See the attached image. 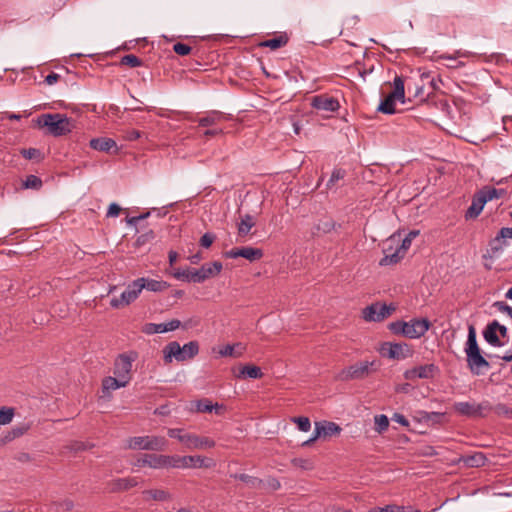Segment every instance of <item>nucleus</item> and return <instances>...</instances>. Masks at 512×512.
I'll return each mask as SVG.
<instances>
[{"label": "nucleus", "instance_id": "1", "mask_svg": "<svg viewBox=\"0 0 512 512\" xmlns=\"http://www.w3.org/2000/svg\"><path fill=\"white\" fill-rule=\"evenodd\" d=\"M168 436L177 439L189 450H205L215 447V441L210 437L198 436L179 428L168 429Z\"/></svg>", "mask_w": 512, "mask_h": 512}, {"label": "nucleus", "instance_id": "2", "mask_svg": "<svg viewBox=\"0 0 512 512\" xmlns=\"http://www.w3.org/2000/svg\"><path fill=\"white\" fill-rule=\"evenodd\" d=\"M199 352V344L197 341H190L184 346L176 341L169 342L163 349L164 362L171 363L173 359L178 362L194 358Z\"/></svg>", "mask_w": 512, "mask_h": 512}, {"label": "nucleus", "instance_id": "3", "mask_svg": "<svg viewBox=\"0 0 512 512\" xmlns=\"http://www.w3.org/2000/svg\"><path fill=\"white\" fill-rule=\"evenodd\" d=\"M38 124L47 128L48 132L55 137L67 135L74 128L72 120L60 113L43 114L38 119Z\"/></svg>", "mask_w": 512, "mask_h": 512}, {"label": "nucleus", "instance_id": "4", "mask_svg": "<svg viewBox=\"0 0 512 512\" xmlns=\"http://www.w3.org/2000/svg\"><path fill=\"white\" fill-rule=\"evenodd\" d=\"M393 87V91L389 93L379 104L377 108L379 112L384 114H394L396 112V102H405V85L403 78L396 76L393 80Z\"/></svg>", "mask_w": 512, "mask_h": 512}, {"label": "nucleus", "instance_id": "5", "mask_svg": "<svg viewBox=\"0 0 512 512\" xmlns=\"http://www.w3.org/2000/svg\"><path fill=\"white\" fill-rule=\"evenodd\" d=\"M375 370V361H360L339 371L336 379L339 381L360 380L366 378Z\"/></svg>", "mask_w": 512, "mask_h": 512}, {"label": "nucleus", "instance_id": "6", "mask_svg": "<svg viewBox=\"0 0 512 512\" xmlns=\"http://www.w3.org/2000/svg\"><path fill=\"white\" fill-rule=\"evenodd\" d=\"M167 440L162 436H135L127 440V448L132 450L164 451Z\"/></svg>", "mask_w": 512, "mask_h": 512}, {"label": "nucleus", "instance_id": "7", "mask_svg": "<svg viewBox=\"0 0 512 512\" xmlns=\"http://www.w3.org/2000/svg\"><path fill=\"white\" fill-rule=\"evenodd\" d=\"M169 468H211L215 465L212 458L204 456H170Z\"/></svg>", "mask_w": 512, "mask_h": 512}, {"label": "nucleus", "instance_id": "8", "mask_svg": "<svg viewBox=\"0 0 512 512\" xmlns=\"http://www.w3.org/2000/svg\"><path fill=\"white\" fill-rule=\"evenodd\" d=\"M396 311L395 304L372 303L362 310V317L366 322H381Z\"/></svg>", "mask_w": 512, "mask_h": 512}, {"label": "nucleus", "instance_id": "9", "mask_svg": "<svg viewBox=\"0 0 512 512\" xmlns=\"http://www.w3.org/2000/svg\"><path fill=\"white\" fill-rule=\"evenodd\" d=\"M140 281L141 280H138V279L132 281L127 286L125 291H123L121 293L119 298H117V297L112 298L110 301L111 307L118 309V308L127 306V305L131 304L132 302H134L138 298V296L140 295L142 290L144 289V285L140 284Z\"/></svg>", "mask_w": 512, "mask_h": 512}, {"label": "nucleus", "instance_id": "10", "mask_svg": "<svg viewBox=\"0 0 512 512\" xmlns=\"http://www.w3.org/2000/svg\"><path fill=\"white\" fill-rule=\"evenodd\" d=\"M222 263L219 261H214L211 263H206L202 265L199 269H193L192 282L193 283H203L207 279L216 277L222 271Z\"/></svg>", "mask_w": 512, "mask_h": 512}, {"label": "nucleus", "instance_id": "11", "mask_svg": "<svg viewBox=\"0 0 512 512\" xmlns=\"http://www.w3.org/2000/svg\"><path fill=\"white\" fill-rule=\"evenodd\" d=\"M169 462L170 455L144 454L139 457L133 465L137 467L149 466L153 469H162L169 468Z\"/></svg>", "mask_w": 512, "mask_h": 512}, {"label": "nucleus", "instance_id": "12", "mask_svg": "<svg viewBox=\"0 0 512 512\" xmlns=\"http://www.w3.org/2000/svg\"><path fill=\"white\" fill-rule=\"evenodd\" d=\"M431 323L426 318H413L406 322V338L419 339L430 329Z\"/></svg>", "mask_w": 512, "mask_h": 512}, {"label": "nucleus", "instance_id": "13", "mask_svg": "<svg viewBox=\"0 0 512 512\" xmlns=\"http://www.w3.org/2000/svg\"><path fill=\"white\" fill-rule=\"evenodd\" d=\"M225 257L230 259H236L238 257H243L250 262H254L260 260L263 257V251L259 248H254L250 246H245L241 248H234L227 252H225Z\"/></svg>", "mask_w": 512, "mask_h": 512}, {"label": "nucleus", "instance_id": "14", "mask_svg": "<svg viewBox=\"0 0 512 512\" xmlns=\"http://www.w3.org/2000/svg\"><path fill=\"white\" fill-rule=\"evenodd\" d=\"M311 106L321 112H335L340 108L339 101L328 95H317L311 100Z\"/></svg>", "mask_w": 512, "mask_h": 512}, {"label": "nucleus", "instance_id": "15", "mask_svg": "<svg viewBox=\"0 0 512 512\" xmlns=\"http://www.w3.org/2000/svg\"><path fill=\"white\" fill-rule=\"evenodd\" d=\"M133 361H134V358H132L126 354L119 355L115 361L114 374L122 379L127 380V382L129 383L130 378H131L130 372L132 369Z\"/></svg>", "mask_w": 512, "mask_h": 512}, {"label": "nucleus", "instance_id": "16", "mask_svg": "<svg viewBox=\"0 0 512 512\" xmlns=\"http://www.w3.org/2000/svg\"><path fill=\"white\" fill-rule=\"evenodd\" d=\"M181 326V322L177 319L170 320L166 323H147L143 327V332L151 335L156 333H165L174 331Z\"/></svg>", "mask_w": 512, "mask_h": 512}, {"label": "nucleus", "instance_id": "17", "mask_svg": "<svg viewBox=\"0 0 512 512\" xmlns=\"http://www.w3.org/2000/svg\"><path fill=\"white\" fill-rule=\"evenodd\" d=\"M467 365L475 375H481L490 368L489 362L482 356L481 352L467 357Z\"/></svg>", "mask_w": 512, "mask_h": 512}, {"label": "nucleus", "instance_id": "18", "mask_svg": "<svg viewBox=\"0 0 512 512\" xmlns=\"http://www.w3.org/2000/svg\"><path fill=\"white\" fill-rule=\"evenodd\" d=\"M387 356L391 359H405L412 354V350L406 343H386Z\"/></svg>", "mask_w": 512, "mask_h": 512}, {"label": "nucleus", "instance_id": "19", "mask_svg": "<svg viewBox=\"0 0 512 512\" xmlns=\"http://www.w3.org/2000/svg\"><path fill=\"white\" fill-rule=\"evenodd\" d=\"M233 374L236 378L244 379H259L263 376V373L260 367L255 365H242L238 368V370L233 369Z\"/></svg>", "mask_w": 512, "mask_h": 512}, {"label": "nucleus", "instance_id": "20", "mask_svg": "<svg viewBox=\"0 0 512 512\" xmlns=\"http://www.w3.org/2000/svg\"><path fill=\"white\" fill-rule=\"evenodd\" d=\"M336 227L335 221L328 216H324L318 220L313 228V234L323 235L332 232Z\"/></svg>", "mask_w": 512, "mask_h": 512}, {"label": "nucleus", "instance_id": "21", "mask_svg": "<svg viewBox=\"0 0 512 512\" xmlns=\"http://www.w3.org/2000/svg\"><path fill=\"white\" fill-rule=\"evenodd\" d=\"M465 353L466 357H469L473 354L480 353V348L477 343L476 330L473 325H469L468 327V337L465 345Z\"/></svg>", "mask_w": 512, "mask_h": 512}, {"label": "nucleus", "instance_id": "22", "mask_svg": "<svg viewBox=\"0 0 512 512\" xmlns=\"http://www.w3.org/2000/svg\"><path fill=\"white\" fill-rule=\"evenodd\" d=\"M315 423L318 424V428L320 430L318 431V435H322L323 437L336 436L342 431V428L334 422L319 421Z\"/></svg>", "mask_w": 512, "mask_h": 512}, {"label": "nucleus", "instance_id": "23", "mask_svg": "<svg viewBox=\"0 0 512 512\" xmlns=\"http://www.w3.org/2000/svg\"><path fill=\"white\" fill-rule=\"evenodd\" d=\"M255 218L250 214L241 216L240 221L237 223L238 236L241 238L246 237L250 230L255 226Z\"/></svg>", "mask_w": 512, "mask_h": 512}, {"label": "nucleus", "instance_id": "24", "mask_svg": "<svg viewBox=\"0 0 512 512\" xmlns=\"http://www.w3.org/2000/svg\"><path fill=\"white\" fill-rule=\"evenodd\" d=\"M227 117L224 113L220 111H211L207 113L206 116L199 119L198 123L201 127H208V126H214L218 123L226 120Z\"/></svg>", "mask_w": 512, "mask_h": 512}, {"label": "nucleus", "instance_id": "25", "mask_svg": "<svg viewBox=\"0 0 512 512\" xmlns=\"http://www.w3.org/2000/svg\"><path fill=\"white\" fill-rule=\"evenodd\" d=\"M453 409L461 416L476 418V409L474 402H456Z\"/></svg>", "mask_w": 512, "mask_h": 512}, {"label": "nucleus", "instance_id": "26", "mask_svg": "<svg viewBox=\"0 0 512 512\" xmlns=\"http://www.w3.org/2000/svg\"><path fill=\"white\" fill-rule=\"evenodd\" d=\"M485 204V200H483L481 196L477 193L473 197L472 203L466 211V219L476 218L483 210Z\"/></svg>", "mask_w": 512, "mask_h": 512}, {"label": "nucleus", "instance_id": "27", "mask_svg": "<svg viewBox=\"0 0 512 512\" xmlns=\"http://www.w3.org/2000/svg\"><path fill=\"white\" fill-rule=\"evenodd\" d=\"M139 481L136 477L118 478L112 482L113 491H126L136 487Z\"/></svg>", "mask_w": 512, "mask_h": 512}, {"label": "nucleus", "instance_id": "28", "mask_svg": "<svg viewBox=\"0 0 512 512\" xmlns=\"http://www.w3.org/2000/svg\"><path fill=\"white\" fill-rule=\"evenodd\" d=\"M90 147L94 150L108 152L116 147V142L111 138H93L90 140Z\"/></svg>", "mask_w": 512, "mask_h": 512}, {"label": "nucleus", "instance_id": "29", "mask_svg": "<svg viewBox=\"0 0 512 512\" xmlns=\"http://www.w3.org/2000/svg\"><path fill=\"white\" fill-rule=\"evenodd\" d=\"M143 495L147 500H154L159 502L169 501L171 500V494L163 489H149L143 491Z\"/></svg>", "mask_w": 512, "mask_h": 512}, {"label": "nucleus", "instance_id": "30", "mask_svg": "<svg viewBox=\"0 0 512 512\" xmlns=\"http://www.w3.org/2000/svg\"><path fill=\"white\" fill-rule=\"evenodd\" d=\"M138 280H143V281H140V284H143L145 289L152 291V292H161V291L166 290L170 286L165 281H158V280L144 278V277L138 278Z\"/></svg>", "mask_w": 512, "mask_h": 512}, {"label": "nucleus", "instance_id": "31", "mask_svg": "<svg viewBox=\"0 0 512 512\" xmlns=\"http://www.w3.org/2000/svg\"><path fill=\"white\" fill-rule=\"evenodd\" d=\"M128 384L127 380L122 379L118 376L116 377H106L103 380L102 387L104 392H109L111 390H116L121 387H125Z\"/></svg>", "mask_w": 512, "mask_h": 512}, {"label": "nucleus", "instance_id": "32", "mask_svg": "<svg viewBox=\"0 0 512 512\" xmlns=\"http://www.w3.org/2000/svg\"><path fill=\"white\" fill-rule=\"evenodd\" d=\"M483 337L492 346H500L501 341L497 334V330L493 327V321L489 323L483 331Z\"/></svg>", "mask_w": 512, "mask_h": 512}, {"label": "nucleus", "instance_id": "33", "mask_svg": "<svg viewBox=\"0 0 512 512\" xmlns=\"http://www.w3.org/2000/svg\"><path fill=\"white\" fill-rule=\"evenodd\" d=\"M288 42V37L286 34H281L279 36H276L271 39H267L260 43V46L262 47H268L272 50H276L278 48H281L285 46Z\"/></svg>", "mask_w": 512, "mask_h": 512}, {"label": "nucleus", "instance_id": "34", "mask_svg": "<svg viewBox=\"0 0 512 512\" xmlns=\"http://www.w3.org/2000/svg\"><path fill=\"white\" fill-rule=\"evenodd\" d=\"M405 255L400 248H397L395 252L392 254H385V256L380 260L381 266H388L392 264L398 263Z\"/></svg>", "mask_w": 512, "mask_h": 512}, {"label": "nucleus", "instance_id": "35", "mask_svg": "<svg viewBox=\"0 0 512 512\" xmlns=\"http://www.w3.org/2000/svg\"><path fill=\"white\" fill-rule=\"evenodd\" d=\"M234 478L239 479L242 482H245L251 488L258 489V488H261V486L263 484V481L261 479L250 476L248 474H235Z\"/></svg>", "mask_w": 512, "mask_h": 512}, {"label": "nucleus", "instance_id": "36", "mask_svg": "<svg viewBox=\"0 0 512 512\" xmlns=\"http://www.w3.org/2000/svg\"><path fill=\"white\" fill-rule=\"evenodd\" d=\"M485 456L483 453H475L474 455L467 456L464 458V463L469 467H480L485 463Z\"/></svg>", "mask_w": 512, "mask_h": 512}, {"label": "nucleus", "instance_id": "37", "mask_svg": "<svg viewBox=\"0 0 512 512\" xmlns=\"http://www.w3.org/2000/svg\"><path fill=\"white\" fill-rule=\"evenodd\" d=\"M437 367L434 364H426L417 367L418 378L429 379L432 378L436 372Z\"/></svg>", "mask_w": 512, "mask_h": 512}, {"label": "nucleus", "instance_id": "38", "mask_svg": "<svg viewBox=\"0 0 512 512\" xmlns=\"http://www.w3.org/2000/svg\"><path fill=\"white\" fill-rule=\"evenodd\" d=\"M478 194L481 196L483 200H485L486 203L490 200L499 198L502 194V191H499L492 187H485L482 190H480Z\"/></svg>", "mask_w": 512, "mask_h": 512}, {"label": "nucleus", "instance_id": "39", "mask_svg": "<svg viewBox=\"0 0 512 512\" xmlns=\"http://www.w3.org/2000/svg\"><path fill=\"white\" fill-rule=\"evenodd\" d=\"M220 406L218 404L213 405L208 399L199 400L196 402V411L197 412H212L213 410L218 413V409Z\"/></svg>", "mask_w": 512, "mask_h": 512}, {"label": "nucleus", "instance_id": "40", "mask_svg": "<svg viewBox=\"0 0 512 512\" xmlns=\"http://www.w3.org/2000/svg\"><path fill=\"white\" fill-rule=\"evenodd\" d=\"M475 409H476V418L477 417H486L490 412L493 410V405L487 401L484 400L481 403H475Z\"/></svg>", "mask_w": 512, "mask_h": 512}, {"label": "nucleus", "instance_id": "41", "mask_svg": "<svg viewBox=\"0 0 512 512\" xmlns=\"http://www.w3.org/2000/svg\"><path fill=\"white\" fill-rule=\"evenodd\" d=\"M374 423L375 430L380 434L386 431L389 427V419L384 414L376 415L374 417Z\"/></svg>", "mask_w": 512, "mask_h": 512}, {"label": "nucleus", "instance_id": "42", "mask_svg": "<svg viewBox=\"0 0 512 512\" xmlns=\"http://www.w3.org/2000/svg\"><path fill=\"white\" fill-rule=\"evenodd\" d=\"M505 245V242L500 240L497 236L490 241L489 243V250L488 254L489 256L495 257L497 254L503 249V246Z\"/></svg>", "mask_w": 512, "mask_h": 512}, {"label": "nucleus", "instance_id": "43", "mask_svg": "<svg viewBox=\"0 0 512 512\" xmlns=\"http://www.w3.org/2000/svg\"><path fill=\"white\" fill-rule=\"evenodd\" d=\"M388 328L395 335L406 336V321L398 320L391 322Z\"/></svg>", "mask_w": 512, "mask_h": 512}, {"label": "nucleus", "instance_id": "44", "mask_svg": "<svg viewBox=\"0 0 512 512\" xmlns=\"http://www.w3.org/2000/svg\"><path fill=\"white\" fill-rule=\"evenodd\" d=\"M15 411L11 407H2L0 409V425H7L12 422Z\"/></svg>", "mask_w": 512, "mask_h": 512}, {"label": "nucleus", "instance_id": "45", "mask_svg": "<svg viewBox=\"0 0 512 512\" xmlns=\"http://www.w3.org/2000/svg\"><path fill=\"white\" fill-rule=\"evenodd\" d=\"M42 184V180L39 177L35 175H29L23 182V187L26 189L39 190L42 187Z\"/></svg>", "mask_w": 512, "mask_h": 512}, {"label": "nucleus", "instance_id": "46", "mask_svg": "<svg viewBox=\"0 0 512 512\" xmlns=\"http://www.w3.org/2000/svg\"><path fill=\"white\" fill-rule=\"evenodd\" d=\"M345 176H346V171L344 169H341V168L334 169L331 174L330 179L327 182V187L332 188L333 186H335V184L339 180H342Z\"/></svg>", "mask_w": 512, "mask_h": 512}, {"label": "nucleus", "instance_id": "47", "mask_svg": "<svg viewBox=\"0 0 512 512\" xmlns=\"http://www.w3.org/2000/svg\"><path fill=\"white\" fill-rule=\"evenodd\" d=\"M31 425L29 423H20L14 426L10 431L12 432V438H19L25 433H27L30 429Z\"/></svg>", "mask_w": 512, "mask_h": 512}, {"label": "nucleus", "instance_id": "48", "mask_svg": "<svg viewBox=\"0 0 512 512\" xmlns=\"http://www.w3.org/2000/svg\"><path fill=\"white\" fill-rule=\"evenodd\" d=\"M21 154L25 159L29 160L40 161L42 159V154L40 150L36 148L23 149L21 151Z\"/></svg>", "mask_w": 512, "mask_h": 512}, {"label": "nucleus", "instance_id": "49", "mask_svg": "<svg viewBox=\"0 0 512 512\" xmlns=\"http://www.w3.org/2000/svg\"><path fill=\"white\" fill-rule=\"evenodd\" d=\"M173 276L178 280L192 282L193 269H177L173 272Z\"/></svg>", "mask_w": 512, "mask_h": 512}, {"label": "nucleus", "instance_id": "50", "mask_svg": "<svg viewBox=\"0 0 512 512\" xmlns=\"http://www.w3.org/2000/svg\"><path fill=\"white\" fill-rule=\"evenodd\" d=\"M292 421L297 424L300 431L308 432L311 428V422L307 417H294Z\"/></svg>", "mask_w": 512, "mask_h": 512}, {"label": "nucleus", "instance_id": "51", "mask_svg": "<svg viewBox=\"0 0 512 512\" xmlns=\"http://www.w3.org/2000/svg\"><path fill=\"white\" fill-rule=\"evenodd\" d=\"M121 64L130 66V67H139L142 64V62L137 56H135L133 54H128V55H125L124 57H122Z\"/></svg>", "mask_w": 512, "mask_h": 512}, {"label": "nucleus", "instance_id": "52", "mask_svg": "<svg viewBox=\"0 0 512 512\" xmlns=\"http://www.w3.org/2000/svg\"><path fill=\"white\" fill-rule=\"evenodd\" d=\"M443 416L440 412H422V419L432 423H440Z\"/></svg>", "mask_w": 512, "mask_h": 512}, {"label": "nucleus", "instance_id": "53", "mask_svg": "<svg viewBox=\"0 0 512 512\" xmlns=\"http://www.w3.org/2000/svg\"><path fill=\"white\" fill-rule=\"evenodd\" d=\"M419 234V231H410L408 235L402 240V244L399 247L403 252H406L411 246L412 240Z\"/></svg>", "mask_w": 512, "mask_h": 512}, {"label": "nucleus", "instance_id": "54", "mask_svg": "<svg viewBox=\"0 0 512 512\" xmlns=\"http://www.w3.org/2000/svg\"><path fill=\"white\" fill-rule=\"evenodd\" d=\"M173 51L178 55L185 56L191 52V47L187 44L178 42L173 45Z\"/></svg>", "mask_w": 512, "mask_h": 512}, {"label": "nucleus", "instance_id": "55", "mask_svg": "<svg viewBox=\"0 0 512 512\" xmlns=\"http://www.w3.org/2000/svg\"><path fill=\"white\" fill-rule=\"evenodd\" d=\"M219 354L223 357H239L241 355V352L235 353L234 345H226L219 350Z\"/></svg>", "mask_w": 512, "mask_h": 512}, {"label": "nucleus", "instance_id": "56", "mask_svg": "<svg viewBox=\"0 0 512 512\" xmlns=\"http://www.w3.org/2000/svg\"><path fill=\"white\" fill-rule=\"evenodd\" d=\"M215 240L212 233H205L200 239V245L204 248H209Z\"/></svg>", "mask_w": 512, "mask_h": 512}, {"label": "nucleus", "instance_id": "57", "mask_svg": "<svg viewBox=\"0 0 512 512\" xmlns=\"http://www.w3.org/2000/svg\"><path fill=\"white\" fill-rule=\"evenodd\" d=\"M497 237L504 242L506 239H512V228H501L499 233L497 234Z\"/></svg>", "mask_w": 512, "mask_h": 512}, {"label": "nucleus", "instance_id": "58", "mask_svg": "<svg viewBox=\"0 0 512 512\" xmlns=\"http://www.w3.org/2000/svg\"><path fill=\"white\" fill-rule=\"evenodd\" d=\"M498 415H509L512 413L510 409L505 404H497L493 406V410Z\"/></svg>", "mask_w": 512, "mask_h": 512}, {"label": "nucleus", "instance_id": "59", "mask_svg": "<svg viewBox=\"0 0 512 512\" xmlns=\"http://www.w3.org/2000/svg\"><path fill=\"white\" fill-rule=\"evenodd\" d=\"M397 505H386L385 507H375L368 512H397Z\"/></svg>", "mask_w": 512, "mask_h": 512}, {"label": "nucleus", "instance_id": "60", "mask_svg": "<svg viewBox=\"0 0 512 512\" xmlns=\"http://www.w3.org/2000/svg\"><path fill=\"white\" fill-rule=\"evenodd\" d=\"M121 211V207L116 203H111L109 205L107 216L108 217H117Z\"/></svg>", "mask_w": 512, "mask_h": 512}, {"label": "nucleus", "instance_id": "61", "mask_svg": "<svg viewBox=\"0 0 512 512\" xmlns=\"http://www.w3.org/2000/svg\"><path fill=\"white\" fill-rule=\"evenodd\" d=\"M493 327L496 328L497 334L499 333L501 337H503V338L507 337L508 329L506 326L501 325L498 321L494 320Z\"/></svg>", "mask_w": 512, "mask_h": 512}, {"label": "nucleus", "instance_id": "62", "mask_svg": "<svg viewBox=\"0 0 512 512\" xmlns=\"http://www.w3.org/2000/svg\"><path fill=\"white\" fill-rule=\"evenodd\" d=\"M150 215V212H146L139 216H134L127 219V223L130 225H136L140 220L146 219Z\"/></svg>", "mask_w": 512, "mask_h": 512}, {"label": "nucleus", "instance_id": "63", "mask_svg": "<svg viewBox=\"0 0 512 512\" xmlns=\"http://www.w3.org/2000/svg\"><path fill=\"white\" fill-rule=\"evenodd\" d=\"M395 422L401 424L402 426H408L409 425V422L408 420L406 419V417L402 414H399V413H395L393 418H392Z\"/></svg>", "mask_w": 512, "mask_h": 512}, {"label": "nucleus", "instance_id": "64", "mask_svg": "<svg viewBox=\"0 0 512 512\" xmlns=\"http://www.w3.org/2000/svg\"><path fill=\"white\" fill-rule=\"evenodd\" d=\"M59 78L60 76L57 73L52 72L46 76L45 82L48 85H53L59 80Z\"/></svg>", "mask_w": 512, "mask_h": 512}]
</instances>
